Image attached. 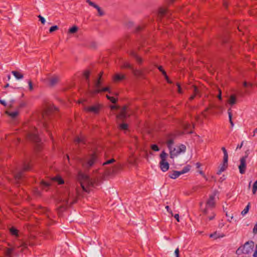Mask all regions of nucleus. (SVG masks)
<instances>
[{
    "instance_id": "obj_44",
    "label": "nucleus",
    "mask_w": 257,
    "mask_h": 257,
    "mask_svg": "<svg viewBox=\"0 0 257 257\" xmlns=\"http://www.w3.org/2000/svg\"><path fill=\"white\" fill-rule=\"evenodd\" d=\"M151 149L154 151H159V148L158 146L156 144H153L151 146Z\"/></svg>"
},
{
    "instance_id": "obj_41",
    "label": "nucleus",
    "mask_w": 257,
    "mask_h": 257,
    "mask_svg": "<svg viewBox=\"0 0 257 257\" xmlns=\"http://www.w3.org/2000/svg\"><path fill=\"white\" fill-rule=\"evenodd\" d=\"M115 161V160L114 159H110V160H107L106 162H104L103 163V166H105L106 165H108V164H111V163L114 162Z\"/></svg>"
},
{
    "instance_id": "obj_11",
    "label": "nucleus",
    "mask_w": 257,
    "mask_h": 257,
    "mask_svg": "<svg viewBox=\"0 0 257 257\" xmlns=\"http://www.w3.org/2000/svg\"><path fill=\"white\" fill-rule=\"evenodd\" d=\"M239 172L241 174L245 173L246 169V157H243L240 159V165L238 166Z\"/></svg>"
},
{
    "instance_id": "obj_28",
    "label": "nucleus",
    "mask_w": 257,
    "mask_h": 257,
    "mask_svg": "<svg viewBox=\"0 0 257 257\" xmlns=\"http://www.w3.org/2000/svg\"><path fill=\"white\" fill-rule=\"evenodd\" d=\"M228 117H229V122L231 124V127H233V125H234V123L233 122V121L232 120V112H231V108H229L228 109Z\"/></svg>"
},
{
    "instance_id": "obj_45",
    "label": "nucleus",
    "mask_w": 257,
    "mask_h": 257,
    "mask_svg": "<svg viewBox=\"0 0 257 257\" xmlns=\"http://www.w3.org/2000/svg\"><path fill=\"white\" fill-rule=\"evenodd\" d=\"M38 17L39 18V21L41 22V23L43 25L45 24L46 22L45 18L41 15H39Z\"/></svg>"
},
{
    "instance_id": "obj_16",
    "label": "nucleus",
    "mask_w": 257,
    "mask_h": 257,
    "mask_svg": "<svg viewBox=\"0 0 257 257\" xmlns=\"http://www.w3.org/2000/svg\"><path fill=\"white\" fill-rule=\"evenodd\" d=\"M75 203L74 201H70L69 198L65 199L63 200V206L62 207L65 209L67 207H69L71 206L73 204Z\"/></svg>"
},
{
    "instance_id": "obj_15",
    "label": "nucleus",
    "mask_w": 257,
    "mask_h": 257,
    "mask_svg": "<svg viewBox=\"0 0 257 257\" xmlns=\"http://www.w3.org/2000/svg\"><path fill=\"white\" fill-rule=\"evenodd\" d=\"M228 166V159H226V161L225 162L223 159V163L221 166L219 167V170L217 172V174L220 175L222 172L224 171Z\"/></svg>"
},
{
    "instance_id": "obj_49",
    "label": "nucleus",
    "mask_w": 257,
    "mask_h": 257,
    "mask_svg": "<svg viewBox=\"0 0 257 257\" xmlns=\"http://www.w3.org/2000/svg\"><path fill=\"white\" fill-rule=\"evenodd\" d=\"M87 2L89 4V5L95 8H96V7L98 6L97 5H96L95 3H94L93 2L90 1V0H87Z\"/></svg>"
},
{
    "instance_id": "obj_62",
    "label": "nucleus",
    "mask_w": 257,
    "mask_h": 257,
    "mask_svg": "<svg viewBox=\"0 0 257 257\" xmlns=\"http://www.w3.org/2000/svg\"><path fill=\"white\" fill-rule=\"evenodd\" d=\"M28 244L26 242H22L21 246L23 247L24 248H26L27 247Z\"/></svg>"
},
{
    "instance_id": "obj_58",
    "label": "nucleus",
    "mask_w": 257,
    "mask_h": 257,
    "mask_svg": "<svg viewBox=\"0 0 257 257\" xmlns=\"http://www.w3.org/2000/svg\"><path fill=\"white\" fill-rule=\"evenodd\" d=\"M199 173L200 174H201L206 180H207V178H206L205 175L204 174V172L201 171V170H200L199 171Z\"/></svg>"
},
{
    "instance_id": "obj_26",
    "label": "nucleus",
    "mask_w": 257,
    "mask_h": 257,
    "mask_svg": "<svg viewBox=\"0 0 257 257\" xmlns=\"http://www.w3.org/2000/svg\"><path fill=\"white\" fill-rule=\"evenodd\" d=\"M250 208V203L248 202L245 208L241 211V214L242 216H244L245 214H246L248 211L249 208Z\"/></svg>"
},
{
    "instance_id": "obj_47",
    "label": "nucleus",
    "mask_w": 257,
    "mask_h": 257,
    "mask_svg": "<svg viewBox=\"0 0 257 257\" xmlns=\"http://www.w3.org/2000/svg\"><path fill=\"white\" fill-rule=\"evenodd\" d=\"M163 75L165 77L166 80H167V82L169 83H172V81L169 79V77L168 76L166 72H163Z\"/></svg>"
},
{
    "instance_id": "obj_43",
    "label": "nucleus",
    "mask_w": 257,
    "mask_h": 257,
    "mask_svg": "<svg viewBox=\"0 0 257 257\" xmlns=\"http://www.w3.org/2000/svg\"><path fill=\"white\" fill-rule=\"evenodd\" d=\"M105 91H107L109 93H111V91L110 90V88L109 87H104L102 89H100V92H105Z\"/></svg>"
},
{
    "instance_id": "obj_55",
    "label": "nucleus",
    "mask_w": 257,
    "mask_h": 257,
    "mask_svg": "<svg viewBox=\"0 0 257 257\" xmlns=\"http://www.w3.org/2000/svg\"><path fill=\"white\" fill-rule=\"evenodd\" d=\"M166 210H167V211L170 213L172 215H173V213H172V210H171L170 207L169 206H166L165 207Z\"/></svg>"
},
{
    "instance_id": "obj_4",
    "label": "nucleus",
    "mask_w": 257,
    "mask_h": 257,
    "mask_svg": "<svg viewBox=\"0 0 257 257\" xmlns=\"http://www.w3.org/2000/svg\"><path fill=\"white\" fill-rule=\"evenodd\" d=\"M31 166L29 163L25 162L23 167L21 170H18L14 175L16 183L18 184L24 177V173L25 171L31 170Z\"/></svg>"
},
{
    "instance_id": "obj_7",
    "label": "nucleus",
    "mask_w": 257,
    "mask_h": 257,
    "mask_svg": "<svg viewBox=\"0 0 257 257\" xmlns=\"http://www.w3.org/2000/svg\"><path fill=\"white\" fill-rule=\"evenodd\" d=\"M244 250V254L250 253L254 247V242L252 240L246 242L243 246H242Z\"/></svg>"
},
{
    "instance_id": "obj_64",
    "label": "nucleus",
    "mask_w": 257,
    "mask_h": 257,
    "mask_svg": "<svg viewBox=\"0 0 257 257\" xmlns=\"http://www.w3.org/2000/svg\"><path fill=\"white\" fill-rule=\"evenodd\" d=\"M174 217H175V218L177 220V221L178 222H179V221H180V220H179V214H175V215H174Z\"/></svg>"
},
{
    "instance_id": "obj_10",
    "label": "nucleus",
    "mask_w": 257,
    "mask_h": 257,
    "mask_svg": "<svg viewBox=\"0 0 257 257\" xmlns=\"http://www.w3.org/2000/svg\"><path fill=\"white\" fill-rule=\"evenodd\" d=\"M101 105L100 104H96L90 106L86 107L85 110L88 112H93L95 114L99 113Z\"/></svg>"
},
{
    "instance_id": "obj_39",
    "label": "nucleus",
    "mask_w": 257,
    "mask_h": 257,
    "mask_svg": "<svg viewBox=\"0 0 257 257\" xmlns=\"http://www.w3.org/2000/svg\"><path fill=\"white\" fill-rule=\"evenodd\" d=\"M106 97L113 103H115L116 102V99L114 97L110 96L108 95H106Z\"/></svg>"
},
{
    "instance_id": "obj_6",
    "label": "nucleus",
    "mask_w": 257,
    "mask_h": 257,
    "mask_svg": "<svg viewBox=\"0 0 257 257\" xmlns=\"http://www.w3.org/2000/svg\"><path fill=\"white\" fill-rule=\"evenodd\" d=\"M190 166L187 165L183 168V169L180 171H173L172 173H170L169 177L171 179H176L180 175L187 173L190 170Z\"/></svg>"
},
{
    "instance_id": "obj_9",
    "label": "nucleus",
    "mask_w": 257,
    "mask_h": 257,
    "mask_svg": "<svg viewBox=\"0 0 257 257\" xmlns=\"http://www.w3.org/2000/svg\"><path fill=\"white\" fill-rule=\"evenodd\" d=\"M215 195H211L209 196V199L206 202V208L204 209L203 212L205 214L207 213V208H213L215 207Z\"/></svg>"
},
{
    "instance_id": "obj_34",
    "label": "nucleus",
    "mask_w": 257,
    "mask_h": 257,
    "mask_svg": "<svg viewBox=\"0 0 257 257\" xmlns=\"http://www.w3.org/2000/svg\"><path fill=\"white\" fill-rule=\"evenodd\" d=\"M100 92V89H98L96 88H95L94 89L90 91V93L92 95H96V94H98Z\"/></svg>"
},
{
    "instance_id": "obj_18",
    "label": "nucleus",
    "mask_w": 257,
    "mask_h": 257,
    "mask_svg": "<svg viewBox=\"0 0 257 257\" xmlns=\"http://www.w3.org/2000/svg\"><path fill=\"white\" fill-rule=\"evenodd\" d=\"M125 78V76L123 74H116L113 76V81L115 82H118L121 81Z\"/></svg>"
},
{
    "instance_id": "obj_20",
    "label": "nucleus",
    "mask_w": 257,
    "mask_h": 257,
    "mask_svg": "<svg viewBox=\"0 0 257 257\" xmlns=\"http://www.w3.org/2000/svg\"><path fill=\"white\" fill-rule=\"evenodd\" d=\"M52 180L57 182L59 185H61L64 183V181L63 178L60 176H57L52 178Z\"/></svg>"
},
{
    "instance_id": "obj_2",
    "label": "nucleus",
    "mask_w": 257,
    "mask_h": 257,
    "mask_svg": "<svg viewBox=\"0 0 257 257\" xmlns=\"http://www.w3.org/2000/svg\"><path fill=\"white\" fill-rule=\"evenodd\" d=\"M58 109L57 107L55 106H51L50 107L48 110L46 111L44 113H43L42 115V124L43 125V126L44 128L46 130V131L48 133V135L50 136V137L51 138V139L53 140V138L52 136V134L50 132L49 129H50V126L48 123V120L50 119V115L51 111H58Z\"/></svg>"
},
{
    "instance_id": "obj_54",
    "label": "nucleus",
    "mask_w": 257,
    "mask_h": 257,
    "mask_svg": "<svg viewBox=\"0 0 257 257\" xmlns=\"http://www.w3.org/2000/svg\"><path fill=\"white\" fill-rule=\"evenodd\" d=\"M177 86L178 87V91L179 93H182V89H181V86L180 85L179 83H177Z\"/></svg>"
},
{
    "instance_id": "obj_53",
    "label": "nucleus",
    "mask_w": 257,
    "mask_h": 257,
    "mask_svg": "<svg viewBox=\"0 0 257 257\" xmlns=\"http://www.w3.org/2000/svg\"><path fill=\"white\" fill-rule=\"evenodd\" d=\"M226 216L227 217H228L230 218V219L229 218L228 219V221H229V222H231V220L233 218V215H232V214H231V215H230L229 214H228L227 213V212H226Z\"/></svg>"
},
{
    "instance_id": "obj_8",
    "label": "nucleus",
    "mask_w": 257,
    "mask_h": 257,
    "mask_svg": "<svg viewBox=\"0 0 257 257\" xmlns=\"http://www.w3.org/2000/svg\"><path fill=\"white\" fill-rule=\"evenodd\" d=\"M27 139L34 142H40V138L38 135V131L35 128L33 132L29 133L27 135Z\"/></svg>"
},
{
    "instance_id": "obj_60",
    "label": "nucleus",
    "mask_w": 257,
    "mask_h": 257,
    "mask_svg": "<svg viewBox=\"0 0 257 257\" xmlns=\"http://www.w3.org/2000/svg\"><path fill=\"white\" fill-rule=\"evenodd\" d=\"M253 257H257V244L255 245V251L253 254Z\"/></svg>"
},
{
    "instance_id": "obj_59",
    "label": "nucleus",
    "mask_w": 257,
    "mask_h": 257,
    "mask_svg": "<svg viewBox=\"0 0 257 257\" xmlns=\"http://www.w3.org/2000/svg\"><path fill=\"white\" fill-rule=\"evenodd\" d=\"M143 27L142 26H138L136 28V32H140V31H141L142 30H143Z\"/></svg>"
},
{
    "instance_id": "obj_51",
    "label": "nucleus",
    "mask_w": 257,
    "mask_h": 257,
    "mask_svg": "<svg viewBox=\"0 0 257 257\" xmlns=\"http://www.w3.org/2000/svg\"><path fill=\"white\" fill-rule=\"evenodd\" d=\"M133 72L134 75L137 76H140L141 73V71L138 70H134Z\"/></svg>"
},
{
    "instance_id": "obj_25",
    "label": "nucleus",
    "mask_w": 257,
    "mask_h": 257,
    "mask_svg": "<svg viewBox=\"0 0 257 257\" xmlns=\"http://www.w3.org/2000/svg\"><path fill=\"white\" fill-rule=\"evenodd\" d=\"M12 73L14 75V76L17 79H21L23 78L24 75L23 74L17 71H12Z\"/></svg>"
},
{
    "instance_id": "obj_31",
    "label": "nucleus",
    "mask_w": 257,
    "mask_h": 257,
    "mask_svg": "<svg viewBox=\"0 0 257 257\" xmlns=\"http://www.w3.org/2000/svg\"><path fill=\"white\" fill-rule=\"evenodd\" d=\"M78 30V27L76 26H74L70 28L68 30V33L70 34H74L76 33Z\"/></svg>"
},
{
    "instance_id": "obj_33",
    "label": "nucleus",
    "mask_w": 257,
    "mask_h": 257,
    "mask_svg": "<svg viewBox=\"0 0 257 257\" xmlns=\"http://www.w3.org/2000/svg\"><path fill=\"white\" fill-rule=\"evenodd\" d=\"M14 248H9L7 249L6 254L8 257H11L13 251H14Z\"/></svg>"
},
{
    "instance_id": "obj_46",
    "label": "nucleus",
    "mask_w": 257,
    "mask_h": 257,
    "mask_svg": "<svg viewBox=\"0 0 257 257\" xmlns=\"http://www.w3.org/2000/svg\"><path fill=\"white\" fill-rule=\"evenodd\" d=\"M41 185L43 186H44V187H49V186H50V183H49V182H45L44 181H41Z\"/></svg>"
},
{
    "instance_id": "obj_27",
    "label": "nucleus",
    "mask_w": 257,
    "mask_h": 257,
    "mask_svg": "<svg viewBox=\"0 0 257 257\" xmlns=\"http://www.w3.org/2000/svg\"><path fill=\"white\" fill-rule=\"evenodd\" d=\"M236 97L234 95H231L228 100V103L231 105H233V104H234L236 103Z\"/></svg>"
},
{
    "instance_id": "obj_24",
    "label": "nucleus",
    "mask_w": 257,
    "mask_h": 257,
    "mask_svg": "<svg viewBox=\"0 0 257 257\" xmlns=\"http://www.w3.org/2000/svg\"><path fill=\"white\" fill-rule=\"evenodd\" d=\"M174 144V141L173 139H170L167 142V145L168 149L170 150L171 155L173 154L172 146Z\"/></svg>"
},
{
    "instance_id": "obj_30",
    "label": "nucleus",
    "mask_w": 257,
    "mask_h": 257,
    "mask_svg": "<svg viewBox=\"0 0 257 257\" xmlns=\"http://www.w3.org/2000/svg\"><path fill=\"white\" fill-rule=\"evenodd\" d=\"M7 113L12 118H15L18 116L19 113L17 111H15L11 112L7 111Z\"/></svg>"
},
{
    "instance_id": "obj_22",
    "label": "nucleus",
    "mask_w": 257,
    "mask_h": 257,
    "mask_svg": "<svg viewBox=\"0 0 257 257\" xmlns=\"http://www.w3.org/2000/svg\"><path fill=\"white\" fill-rule=\"evenodd\" d=\"M59 78L57 76H53L50 78L49 82L51 86H54L57 83Z\"/></svg>"
},
{
    "instance_id": "obj_57",
    "label": "nucleus",
    "mask_w": 257,
    "mask_h": 257,
    "mask_svg": "<svg viewBox=\"0 0 257 257\" xmlns=\"http://www.w3.org/2000/svg\"><path fill=\"white\" fill-rule=\"evenodd\" d=\"M158 69L159 70V71L160 72H162V74L163 75V72H166V71L164 70V69H163V67L162 66H160L159 67H158Z\"/></svg>"
},
{
    "instance_id": "obj_63",
    "label": "nucleus",
    "mask_w": 257,
    "mask_h": 257,
    "mask_svg": "<svg viewBox=\"0 0 257 257\" xmlns=\"http://www.w3.org/2000/svg\"><path fill=\"white\" fill-rule=\"evenodd\" d=\"M0 103L3 104L4 106H6L7 103L5 100L0 99Z\"/></svg>"
},
{
    "instance_id": "obj_48",
    "label": "nucleus",
    "mask_w": 257,
    "mask_h": 257,
    "mask_svg": "<svg viewBox=\"0 0 257 257\" xmlns=\"http://www.w3.org/2000/svg\"><path fill=\"white\" fill-rule=\"evenodd\" d=\"M123 67L124 68H129V69H133V67H132L131 65L127 63V62H126L124 64V65H123Z\"/></svg>"
},
{
    "instance_id": "obj_37",
    "label": "nucleus",
    "mask_w": 257,
    "mask_h": 257,
    "mask_svg": "<svg viewBox=\"0 0 257 257\" xmlns=\"http://www.w3.org/2000/svg\"><path fill=\"white\" fill-rule=\"evenodd\" d=\"M59 28L57 25L53 26L49 29V33H52V32L58 30Z\"/></svg>"
},
{
    "instance_id": "obj_14",
    "label": "nucleus",
    "mask_w": 257,
    "mask_h": 257,
    "mask_svg": "<svg viewBox=\"0 0 257 257\" xmlns=\"http://www.w3.org/2000/svg\"><path fill=\"white\" fill-rule=\"evenodd\" d=\"M130 55L135 59L137 62L139 64L141 65L143 63V60L140 57L136 52L133 50H131L130 53Z\"/></svg>"
},
{
    "instance_id": "obj_36",
    "label": "nucleus",
    "mask_w": 257,
    "mask_h": 257,
    "mask_svg": "<svg viewBox=\"0 0 257 257\" xmlns=\"http://www.w3.org/2000/svg\"><path fill=\"white\" fill-rule=\"evenodd\" d=\"M128 125L127 123H121L119 125V128L122 130H126L128 129Z\"/></svg>"
},
{
    "instance_id": "obj_56",
    "label": "nucleus",
    "mask_w": 257,
    "mask_h": 257,
    "mask_svg": "<svg viewBox=\"0 0 257 257\" xmlns=\"http://www.w3.org/2000/svg\"><path fill=\"white\" fill-rule=\"evenodd\" d=\"M175 254L176 257H179V248H177L175 250Z\"/></svg>"
},
{
    "instance_id": "obj_17",
    "label": "nucleus",
    "mask_w": 257,
    "mask_h": 257,
    "mask_svg": "<svg viewBox=\"0 0 257 257\" xmlns=\"http://www.w3.org/2000/svg\"><path fill=\"white\" fill-rule=\"evenodd\" d=\"M74 143L76 145H79L80 144H85L86 140L83 137H77L74 139Z\"/></svg>"
},
{
    "instance_id": "obj_12",
    "label": "nucleus",
    "mask_w": 257,
    "mask_h": 257,
    "mask_svg": "<svg viewBox=\"0 0 257 257\" xmlns=\"http://www.w3.org/2000/svg\"><path fill=\"white\" fill-rule=\"evenodd\" d=\"M164 17L168 18L169 17V12L166 8H161L158 12V19L160 21H161L162 18Z\"/></svg>"
},
{
    "instance_id": "obj_40",
    "label": "nucleus",
    "mask_w": 257,
    "mask_h": 257,
    "mask_svg": "<svg viewBox=\"0 0 257 257\" xmlns=\"http://www.w3.org/2000/svg\"><path fill=\"white\" fill-rule=\"evenodd\" d=\"M83 75L84 77L86 78V80H89V77L90 75V72L88 70H86L84 71L83 73Z\"/></svg>"
},
{
    "instance_id": "obj_61",
    "label": "nucleus",
    "mask_w": 257,
    "mask_h": 257,
    "mask_svg": "<svg viewBox=\"0 0 257 257\" xmlns=\"http://www.w3.org/2000/svg\"><path fill=\"white\" fill-rule=\"evenodd\" d=\"M253 233L254 234L257 233V225L255 224L253 228Z\"/></svg>"
},
{
    "instance_id": "obj_32",
    "label": "nucleus",
    "mask_w": 257,
    "mask_h": 257,
    "mask_svg": "<svg viewBox=\"0 0 257 257\" xmlns=\"http://www.w3.org/2000/svg\"><path fill=\"white\" fill-rule=\"evenodd\" d=\"M221 150L223 153V159H224L225 162H226V159H228V154L227 151L225 147H222Z\"/></svg>"
},
{
    "instance_id": "obj_21",
    "label": "nucleus",
    "mask_w": 257,
    "mask_h": 257,
    "mask_svg": "<svg viewBox=\"0 0 257 257\" xmlns=\"http://www.w3.org/2000/svg\"><path fill=\"white\" fill-rule=\"evenodd\" d=\"M102 73H100L97 80L95 81L94 84V87L96 88L100 89L101 85V78L102 77Z\"/></svg>"
},
{
    "instance_id": "obj_29",
    "label": "nucleus",
    "mask_w": 257,
    "mask_h": 257,
    "mask_svg": "<svg viewBox=\"0 0 257 257\" xmlns=\"http://www.w3.org/2000/svg\"><path fill=\"white\" fill-rule=\"evenodd\" d=\"M10 231L12 235L18 236V230L16 228L13 227L10 228Z\"/></svg>"
},
{
    "instance_id": "obj_3",
    "label": "nucleus",
    "mask_w": 257,
    "mask_h": 257,
    "mask_svg": "<svg viewBox=\"0 0 257 257\" xmlns=\"http://www.w3.org/2000/svg\"><path fill=\"white\" fill-rule=\"evenodd\" d=\"M94 181H93L89 176L83 175L82 180L80 181V185L83 191L86 192H89L90 188L94 186Z\"/></svg>"
},
{
    "instance_id": "obj_1",
    "label": "nucleus",
    "mask_w": 257,
    "mask_h": 257,
    "mask_svg": "<svg viewBox=\"0 0 257 257\" xmlns=\"http://www.w3.org/2000/svg\"><path fill=\"white\" fill-rule=\"evenodd\" d=\"M98 161V157L96 152H92L85 155L80 159V163L85 170H89Z\"/></svg>"
},
{
    "instance_id": "obj_38",
    "label": "nucleus",
    "mask_w": 257,
    "mask_h": 257,
    "mask_svg": "<svg viewBox=\"0 0 257 257\" xmlns=\"http://www.w3.org/2000/svg\"><path fill=\"white\" fill-rule=\"evenodd\" d=\"M257 191V180L254 182L252 187V193L255 194Z\"/></svg>"
},
{
    "instance_id": "obj_42",
    "label": "nucleus",
    "mask_w": 257,
    "mask_h": 257,
    "mask_svg": "<svg viewBox=\"0 0 257 257\" xmlns=\"http://www.w3.org/2000/svg\"><path fill=\"white\" fill-rule=\"evenodd\" d=\"M95 9L97 10L99 16H102L104 15L103 12L101 10V8L98 6H97Z\"/></svg>"
},
{
    "instance_id": "obj_19",
    "label": "nucleus",
    "mask_w": 257,
    "mask_h": 257,
    "mask_svg": "<svg viewBox=\"0 0 257 257\" xmlns=\"http://www.w3.org/2000/svg\"><path fill=\"white\" fill-rule=\"evenodd\" d=\"M127 117L126 113V107L125 106L120 111V113L117 115V117L119 118H125Z\"/></svg>"
},
{
    "instance_id": "obj_35",
    "label": "nucleus",
    "mask_w": 257,
    "mask_h": 257,
    "mask_svg": "<svg viewBox=\"0 0 257 257\" xmlns=\"http://www.w3.org/2000/svg\"><path fill=\"white\" fill-rule=\"evenodd\" d=\"M243 253L244 254V250L242 246H241L236 250V254L237 255H241Z\"/></svg>"
},
{
    "instance_id": "obj_50",
    "label": "nucleus",
    "mask_w": 257,
    "mask_h": 257,
    "mask_svg": "<svg viewBox=\"0 0 257 257\" xmlns=\"http://www.w3.org/2000/svg\"><path fill=\"white\" fill-rule=\"evenodd\" d=\"M30 90L32 91L33 89L32 82L29 80L28 82Z\"/></svg>"
},
{
    "instance_id": "obj_13",
    "label": "nucleus",
    "mask_w": 257,
    "mask_h": 257,
    "mask_svg": "<svg viewBox=\"0 0 257 257\" xmlns=\"http://www.w3.org/2000/svg\"><path fill=\"white\" fill-rule=\"evenodd\" d=\"M186 148L184 145H180L177 149L174 148L173 154L171 155L177 156L181 153H184L186 151Z\"/></svg>"
},
{
    "instance_id": "obj_52",
    "label": "nucleus",
    "mask_w": 257,
    "mask_h": 257,
    "mask_svg": "<svg viewBox=\"0 0 257 257\" xmlns=\"http://www.w3.org/2000/svg\"><path fill=\"white\" fill-rule=\"evenodd\" d=\"M243 86L245 87H251L252 86V84H251V83H248L246 81H244L243 82Z\"/></svg>"
},
{
    "instance_id": "obj_5",
    "label": "nucleus",
    "mask_w": 257,
    "mask_h": 257,
    "mask_svg": "<svg viewBox=\"0 0 257 257\" xmlns=\"http://www.w3.org/2000/svg\"><path fill=\"white\" fill-rule=\"evenodd\" d=\"M168 154L164 151H162L160 155L161 161L160 162V168L163 172H166L169 170V164L166 161Z\"/></svg>"
},
{
    "instance_id": "obj_23",
    "label": "nucleus",
    "mask_w": 257,
    "mask_h": 257,
    "mask_svg": "<svg viewBox=\"0 0 257 257\" xmlns=\"http://www.w3.org/2000/svg\"><path fill=\"white\" fill-rule=\"evenodd\" d=\"M192 87H193V94L192 95L189 97L190 100H193L194 99V98L195 97V96L198 94V92H199L198 88L196 86L193 85Z\"/></svg>"
}]
</instances>
